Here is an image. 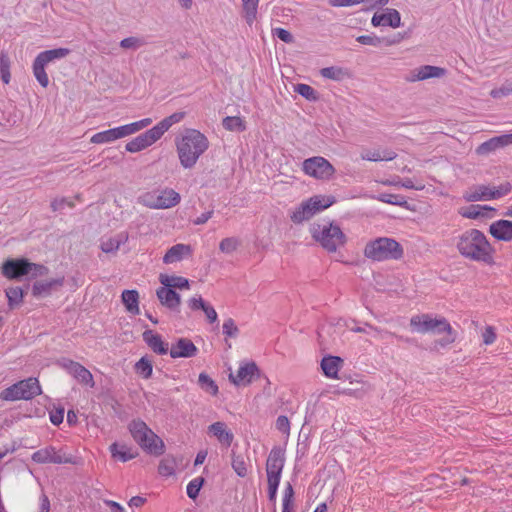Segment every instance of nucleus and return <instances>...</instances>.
I'll list each match as a JSON object with an SVG mask.
<instances>
[{"mask_svg":"<svg viewBox=\"0 0 512 512\" xmlns=\"http://www.w3.org/2000/svg\"><path fill=\"white\" fill-rule=\"evenodd\" d=\"M180 165L192 169L199 158L208 150V138L197 129H186L175 141Z\"/></svg>","mask_w":512,"mask_h":512,"instance_id":"1","label":"nucleus"},{"mask_svg":"<svg viewBox=\"0 0 512 512\" xmlns=\"http://www.w3.org/2000/svg\"><path fill=\"white\" fill-rule=\"evenodd\" d=\"M461 256L476 262L491 263L493 248L485 234L478 229H469L460 234L456 243Z\"/></svg>","mask_w":512,"mask_h":512,"instance_id":"2","label":"nucleus"},{"mask_svg":"<svg viewBox=\"0 0 512 512\" xmlns=\"http://www.w3.org/2000/svg\"><path fill=\"white\" fill-rule=\"evenodd\" d=\"M312 238L328 253H335L347 242L341 227L333 221L313 223L310 227Z\"/></svg>","mask_w":512,"mask_h":512,"instance_id":"3","label":"nucleus"},{"mask_svg":"<svg viewBox=\"0 0 512 512\" xmlns=\"http://www.w3.org/2000/svg\"><path fill=\"white\" fill-rule=\"evenodd\" d=\"M134 441L148 454L159 456L164 453L163 440L140 419L132 420L128 425Z\"/></svg>","mask_w":512,"mask_h":512,"instance_id":"4","label":"nucleus"},{"mask_svg":"<svg viewBox=\"0 0 512 512\" xmlns=\"http://www.w3.org/2000/svg\"><path fill=\"white\" fill-rule=\"evenodd\" d=\"M402 245L393 238L379 237L369 241L364 248V256L373 261L399 260L403 257Z\"/></svg>","mask_w":512,"mask_h":512,"instance_id":"5","label":"nucleus"},{"mask_svg":"<svg viewBox=\"0 0 512 512\" xmlns=\"http://www.w3.org/2000/svg\"><path fill=\"white\" fill-rule=\"evenodd\" d=\"M335 202L333 196L315 195L301 202L290 215L295 224L310 220L314 215L330 207Z\"/></svg>","mask_w":512,"mask_h":512,"instance_id":"6","label":"nucleus"},{"mask_svg":"<svg viewBox=\"0 0 512 512\" xmlns=\"http://www.w3.org/2000/svg\"><path fill=\"white\" fill-rule=\"evenodd\" d=\"M70 52L71 50L69 48L60 47L42 51L35 57L32 64L33 75L43 88L49 85V78L45 70L47 64L67 57Z\"/></svg>","mask_w":512,"mask_h":512,"instance_id":"7","label":"nucleus"},{"mask_svg":"<svg viewBox=\"0 0 512 512\" xmlns=\"http://www.w3.org/2000/svg\"><path fill=\"white\" fill-rule=\"evenodd\" d=\"M41 392L38 379L30 377L2 390L0 399L4 401L30 400L40 395Z\"/></svg>","mask_w":512,"mask_h":512,"instance_id":"8","label":"nucleus"},{"mask_svg":"<svg viewBox=\"0 0 512 512\" xmlns=\"http://www.w3.org/2000/svg\"><path fill=\"white\" fill-rule=\"evenodd\" d=\"M410 326L418 333H443L451 334L453 329L450 323L444 318H434L432 314L415 315L410 319Z\"/></svg>","mask_w":512,"mask_h":512,"instance_id":"9","label":"nucleus"},{"mask_svg":"<svg viewBox=\"0 0 512 512\" xmlns=\"http://www.w3.org/2000/svg\"><path fill=\"white\" fill-rule=\"evenodd\" d=\"M303 172L315 179H330L335 173V169L332 164L321 156H314L305 159L302 164Z\"/></svg>","mask_w":512,"mask_h":512,"instance_id":"10","label":"nucleus"},{"mask_svg":"<svg viewBox=\"0 0 512 512\" xmlns=\"http://www.w3.org/2000/svg\"><path fill=\"white\" fill-rule=\"evenodd\" d=\"M148 197L150 201L147 202V205L154 209L172 208L181 200L180 194L172 188H165L153 194H148Z\"/></svg>","mask_w":512,"mask_h":512,"instance_id":"11","label":"nucleus"},{"mask_svg":"<svg viewBox=\"0 0 512 512\" xmlns=\"http://www.w3.org/2000/svg\"><path fill=\"white\" fill-rule=\"evenodd\" d=\"M285 464V451L280 446H274L267 458V480L281 481V475Z\"/></svg>","mask_w":512,"mask_h":512,"instance_id":"12","label":"nucleus"},{"mask_svg":"<svg viewBox=\"0 0 512 512\" xmlns=\"http://www.w3.org/2000/svg\"><path fill=\"white\" fill-rule=\"evenodd\" d=\"M31 459L38 464H68L74 463L71 456L61 454L54 446H47L35 451Z\"/></svg>","mask_w":512,"mask_h":512,"instance_id":"13","label":"nucleus"},{"mask_svg":"<svg viewBox=\"0 0 512 512\" xmlns=\"http://www.w3.org/2000/svg\"><path fill=\"white\" fill-rule=\"evenodd\" d=\"M62 367L75 379H77L78 382H80L83 385H86L90 388H93L95 386L94 378L92 373L85 368L82 364L75 362L70 359H63L62 361Z\"/></svg>","mask_w":512,"mask_h":512,"instance_id":"14","label":"nucleus"},{"mask_svg":"<svg viewBox=\"0 0 512 512\" xmlns=\"http://www.w3.org/2000/svg\"><path fill=\"white\" fill-rule=\"evenodd\" d=\"M29 267L26 258L8 259L3 263L2 274L8 279H19L28 275Z\"/></svg>","mask_w":512,"mask_h":512,"instance_id":"15","label":"nucleus"},{"mask_svg":"<svg viewBox=\"0 0 512 512\" xmlns=\"http://www.w3.org/2000/svg\"><path fill=\"white\" fill-rule=\"evenodd\" d=\"M160 138L161 137L158 135L157 131L154 129V127H152L151 129L129 141L126 144L125 149L127 152L136 153L151 146Z\"/></svg>","mask_w":512,"mask_h":512,"instance_id":"16","label":"nucleus"},{"mask_svg":"<svg viewBox=\"0 0 512 512\" xmlns=\"http://www.w3.org/2000/svg\"><path fill=\"white\" fill-rule=\"evenodd\" d=\"M170 357L173 359L177 358H191L195 357L198 353L196 345L188 338H179L172 344L169 349Z\"/></svg>","mask_w":512,"mask_h":512,"instance_id":"17","label":"nucleus"},{"mask_svg":"<svg viewBox=\"0 0 512 512\" xmlns=\"http://www.w3.org/2000/svg\"><path fill=\"white\" fill-rule=\"evenodd\" d=\"M156 295L161 305L171 311H179L181 298L174 289L163 285L157 289Z\"/></svg>","mask_w":512,"mask_h":512,"instance_id":"18","label":"nucleus"},{"mask_svg":"<svg viewBox=\"0 0 512 512\" xmlns=\"http://www.w3.org/2000/svg\"><path fill=\"white\" fill-rule=\"evenodd\" d=\"M371 24L374 27L389 26L398 28L401 26V15L398 10L394 8H387L385 13H375L371 19Z\"/></svg>","mask_w":512,"mask_h":512,"instance_id":"19","label":"nucleus"},{"mask_svg":"<svg viewBox=\"0 0 512 512\" xmlns=\"http://www.w3.org/2000/svg\"><path fill=\"white\" fill-rule=\"evenodd\" d=\"M258 372L259 369L255 362H247L238 368L235 376L230 375V380L238 386L250 384Z\"/></svg>","mask_w":512,"mask_h":512,"instance_id":"20","label":"nucleus"},{"mask_svg":"<svg viewBox=\"0 0 512 512\" xmlns=\"http://www.w3.org/2000/svg\"><path fill=\"white\" fill-rule=\"evenodd\" d=\"M447 70L442 67L432 65H422L412 72L410 81H423L430 78H441L445 76Z\"/></svg>","mask_w":512,"mask_h":512,"instance_id":"21","label":"nucleus"},{"mask_svg":"<svg viewBox=\"0 0 512 512\" xmlns=\"http://www.w3.org/2000/svg\"><path fill=\"white\" fill-rule=\"evenodd\" d=\"M489 233L498 241L509 242L512 240V221L497 220L490 224Z\"/></svg>","mask_w":512,"mask_h":512,"instance_id":"22","label":"nucleus"},{"mask_svg":"<svg viewBox=\"0 0 512 512\" xmlns=\"http://www.w3.org/2000/svg\"><path fill=\"white\" fill-rule=\"evenodd\" d=\"M208 434L214 436L222 445L229 447L231 446L234 435L230 429H228L226 423L217 421L208 426Z\"/></svg>","mask_w":512,"mask_h":512,"instance_id":"23","label":"nucleus"},{"mask_svg":"<svg viewBox=\"0 0 512 512\" xmlns=\"http://www.w3.org/2000/svg\"><path fill=\"white\" fill-rule=\"evenodd\" d=\"M466 202L494 200L493 187L489 185H475L463 194Z\"/></svg>","mask_w":512,"mask_h":512,"instance_id":"24","label":"nucleus"},{"mask_svg":"<svg viewBox=\"0 0 512 512\" xmlns=\"http://www.w3.org/2000/svg\"><path fill=\"white\" fill-rule=\"evenodd\" d=\"M63 284L64 277L50 279L46 281H36L32 285V295L37 298L49 296L54 289L62 287Z\"/></svg>","mask_w":512,"mask_h":512,"instance_id":"25","label":"nucleus"},{"mask_svg":"<svg viewBox=\"0 0 512 512\" xmlns=\"http://www.w3.org/2000/svg\"><path fill=\"white\" fill-rule=\"evenodd\" d=\"M142 336L144 342L156 354L165 355L170 351L168 343L164 342L162 337L159 334L154 333L152 330L144 331Z\"/></svg>","mask_w":512,"mask_h":512,"instance_id":"26","label":"nucleus"},{"mask_svg":"<svg viewBox=\"0 0 512 512\" xmlns=\"http://www.w3.org/2000/svg\"><path fill=\"white\" fill-rule=\"evenodd\" d=\"M109 451L113 459L119 460L121 462H127L138 456L137 450L126 444L118 442L112 443L109 446Z\"/></svg>","mask_w":512,"mask_h":512,"instance_id":"27","label":"nucleus"},{"mask_svg":"<svg viewBox=\"0 0 512 512\" xmlns=\"http://www.w3.org/2000/svg\"><path fill=\"white\" fill-rule=\"evenodd\" d=\"M192 249L190 245L186 244H176L167 250L163 257V262L165 264H172L178 261H181L187 256H190Z\"/></svg>","mask_w":512,"mask_h":512,"instance_id":"28","label":"nucleus"},{"mask_svg":"<svg viewBox=\"0 0 512 512\" xmlns=\"http://www.w3.org/2000/svg\"><path fill=\"white\" fill-rule=\"evenodd\" d=\"M343 360L338 356L328 355L322 358L321 368L324 375L331 379H338V372Z\"/></svg>","mask_w":512,"mask_h":512,"instance_id":"29","label":"nucleus"},{"mask_svg":"<svg viewBox=\"0 0 512 512\" xmlns=\"http://www.w3.org/2000/svg\"><path fill=\"white\" fill-rule=\"evenodd\" d=\"M356 41L362 45H370L374 47H379L381 45L391 46L399 42L398 38L391 37H378L375 34L369 35H360L356 38Z\"/></svg>","mask_w":512,"mask_h":512,"instance_id":"30","label":"nucleus"},{"mask_svg":"<svg viewBox=\"0 0 512 512\" xmlns=\"http://www.w3.org/2000/svg\"><path fill=\"white\" fill-rule=\"evenodd\" d=\"M122 302L126 307V310L132 315H138L139 309V293L137 290H124L121 295Z\"/></svg>","mask_w":512,"mask_h":512,"instance_id":"31","label":"nucleus"},{"mask_svg":"<svg viewBox=\"0 0 512 512\" xmlns=\"http://www.w3.org/2000/svg\"><path fill=\"white\" fill-rule=\"evenodd\" d=\"M323 78L330 79L333 81H343L351 76L349 70L340 66L324 67L319 71Z\"/></svg>","mask_w":512,"mask_h":512,"instance_id":"32","label":"nucleus"},{"mask_svg":"<svg viewBox=\"0 0 512 512\" xmlns=\"http://www.w3.org/2000/svg\"><path fill=\"white\" fill-rule=\"evenodd\" d=\"M397 154L393 150L390 149H384L382 151L380 150H374V151H366L361 154V159L367 160V161H391L396 158Z\"/></svg>","mask_w":512,"mask_h":512,"instance_id":"33","label":"nucleus"},{"mask_svg":"<svg viewBox=\"0 0 512 512\" xmlns=\"http://www.w3.org/2000/svg\"><path fill=\"white\" fill-rule=\"evenodd\" d=\"M128 240V234L123 232L115 237L108 238L101 242V250L105 253H115L122 244Z\"/></svg>","mask_w":512,"mask_h":512,"instance_id":"34","label":"nucleus"},{"mask_svg":"<svg viewBox=\"0 0 512 512\" xmlns=\"http://www.w3.org/2000/svg\"><path fill=\"white\" fill-rule=\"evenodd\" d=\"M184 116V112H175L170 116L162 119L159 123H157L154 126V129L157 131L158 135L162 137L164 133L168 131L172 125L179 123L184 118Z\"/></svg>","mask_w":512,"mask_h":512,"instance_id":"35","label":"nucleus"},{"mask_svg":"<svg viewBox=\"0 0 512 512\" xmlns=\"http://www.w3.org/2000/svg\"><path fill=\"white\" fill-rule=\"evenodd\" d=\"M482 211H495V208L490 207L488 205L472 204L468 207H463L459 209L458 213L464 218L476 219L480 216H484Z\"/></svg>","mask_w":512,"mask_h":512,"instance_id":"36","label":"nucleus"},{"mask_svg":"<svg viewBox=\"0 0 512 512\" xmlns=\"http://www.w3.org/2000/svg\"><path fill=\"white\" fill-rule=\"evenodd\" d=\"M159 280L162 285L170 288L189 289V280L181 276H168L161 274Z\"/></svg>","mask_w":512,"mask_h":512,"instance_id":"37","label":"nucleus"},{"mask_svg":"<svg viewBox=\"0 0 512 512\" xmlns=\"http://www.w3.org/2000/svg\"><path fill=\"white\" fill-rule=\"evenodd\" d=\"M243 17L248 25H252L256 20L258 5L260 0H241Z\"/></svg>","mask_w":512,"mask_h":512,"instance_id":"38","label":"nucleus"},{"mask_svg":"<svg viewBox=\"0 0 512 512\" xmlns=\"http://www.w3.org/2000/svg\"><path fill=\"white\" fill-rule=\"evenodd\" d=\"M232 468L235 471V473L241 477L244 478L247 476L248 473V458L241 454H236L234 451H232V462H231Z\"/></svg>","mask_w":512,"mask_h":512,"instance_id":"39","label":"nucleus"},{"mask_svg":"<svg viewBox=\"0 0 512 512\" xmlns=\"http://www.w3.org/2000/svg\"><path fill=\"white\" fill-rule=\"evenodd\" d=\"M134 369L143 379H149L153 373V363L148 356H143L135 363Z\"/></svg>","mask_w":512,"mask_h":512,"instance_id":"40","label":"nucleus"},{"mask_svg":"<svg viewBox=\"0 0 512 512\" xmlns=\"http://www.w3.org/2000/svg\"><path fill=\"white\" fill-rule=\"evenodd\" d=\"M5 294L10 309H14L23 302L24 292L21 287H10L5 290Z\"/></svg>","mask_w":512,"mask_h":512,"instance_id":"41","label":"nucleus"},{"mask_svg":"<svg viewBox=\"0 0 512 512\" xmlns=\"http://www.w3.org/2000/svg\"><path fill=\"white\" fill-rule=\"evenodd\" d=\"M11 60L8 53L4 50L0 53V77L4 84H9L11 80Z\"/></svg>","mask_w":512,"mask_h":512,"instance_id":"42","label":"nucleus"},{"mask_svg":"<svg viewBox=\"0 0 512 512\" xmlns=\"http://www.w3.org/2000/svg\"><path fill=\"white\" fill-rule=\"evenodd\" d=\"M198 383L202 390L212 396L217 395L219 392L216 382L205 372L199 374Z\"/></svg>","mask_w":512,"mask_h":512,"instance_id":"43","label":"nucleus"},{"mask_svg":"<svg viewBox=\"0 0 512 512\" xmlns=\"http://www.w3.org/2000/svg\"><path fill=\"white\" fill-rule=\"evenodd\" d=\"M176 461L172 456L164 457L158 466V473L163 477H170L175 474Z\"/></svg>","mask_w":512,"mask_h":512,"instance_id":"44","label":"nucleus"},{"mask_svg":"<svg viewBox=\"0 0 512 512\" xmlns=\"http://www.w3.org/2000/svg\"><path fill=\"white\" fill-rule=\"evenodd\" d=\"M223 127L228 131L242 132L246 129L244 121L238 116H227L222 121Z\"/></svg>","mask_w":512,"mask_h":512,"instance_id":"45","label":"nucleus"},{"mask_svg":"<svg viewBox=\"0 0 512 512\" xmlns=\"http://www.w3.org/2000/svg\"><path fill=\"white\" fill-rule=\"evenodd\" d=\"M115 140H116V135L114 132V128L95 133L90 138V142L93 144H105V143L113 142Z\"/></svg>","mask_w":512,"mask_h":512,"instance_id":"46","label":"nucleus"},{"mask_svg":"<svg viewBox=\"0 0 512 512\" xmlns=\"http://www.w3.org/2000/svg\"><path fill=\"white\" fill-rule=\"evenodd\" d=\"M204 483L205 479L203 477H196L192 479L186 487L187 496L190 499L195 500L199 496L200 490Z\"/></svg>","mask_w":512,"mask_h":512,"instance_id":"47","label":"nucleus"},{"mask_svg":"<svg viewBox=\"0 0 512 512\" xmlns=\"http://www.w3.org/2000/svg\"><path fill=\"white\" fill-rule=\"evenodd\" d=\"M294 91L309 101H316L318 99L317 92L308 84L300 83L294 87Z\"/></svg>","mask_w":512,"mask_h":512,"instance_id":"48","label":"nucleus"},{"mask_svg":"<svg viewBox=\"0 0 512 512\" xmlns=\"http://www.w3.org/2000/svg\"><path fill=\"white\" fill-rule=\"evenodd\" d=\"M146 44V41L143 38L139 37H127L120 41V47L124 49H138Z\"/></svg>","mask_w":512,"mask_h":512,"instance_id":"49","label":"nucleus"},{"mask_svg":"<svg viewBox=\"0 0 512 512\" xmlns=\"http://www.w3.org/2000/svg\"><path fill=\"white\" fill-rule=\"evenodd\" d=\"M378 199L384 203L398 206H403L407 203L403 196L391 193H382L378 196Z\"/></svg>","mask_w":512,"mask_h":512,"instance_id":"50","label":"nucleus"},{"mask_svg":"<svg viewBox=\"0 0 512 512\" xmlns=\"http://www.w3.org/2000/svg\"><path fill=\"white\" fill-rule=\"evenodd\" d=\"M223 334L229 338H236L239 335V328L237 327L235 321L232 318H228L224 321L223 326Z\"/></svg>","mask_w":512,"mask_h":512,"instance_id":"51","label":"nucleus"},{"mask_svg":"<svg viewBox=\"0 0 512 512\" xmlns=\"http://www.w3.org/2000/svg\"><path fill=\"white\" fill-rule=\"evenodd\" d=\"M512 94V77L506 80L500 88L493 89L491 91V96L493 98H500L504 96H509Z\"/></svg>","mask_w":512,"mask_h":512,"instance_id":"52","label":"nucleus"},{"mask_svg":"<svg viewBox=\"0 0 512 512\" xmlns=\"http://www.w3.org/2000/svg\"><path fill=\"white\" fill-rule=\"evenodd\" d=\"M29 266L30 267L28 268L27 276H29L30 278L44 276V275L48 274V272H49V269L42 264L32 263L29 261Z\"/></svg>","mask_w":512,"mask_h":512,"instance_id":"53","label":"nucleus"},{"mask_svg":"<svg viewBox=\"0 0 512 512\" xmlns=\"http://www.w3.org/2000/svg\"><path fill=\"white\" fill-rule=\"evenodd\" d=\"M237 246H238V241L236 238H233V237H228V238H224L220 244H219V249L221 252L223 253H232L233 251H235L237 249Z\"/></svg>","mask_w":512,"mask_h":512,"instance_id":"54","label":"nucleus"},{"mask_svg":"<svg viewBox=\"0 0 512 512\" xmlns=\"http://www.w3.org/2000/svg\"><path fill=\"white\" fill-rule=\"evenodd\" d=\"M497 149H498V147H497V144L495 143V139L493 137V138H490L489 140L483 142L482 144H480L477 147L476 152L479 155H487L491 152L496 151Z\"/></svg>","mask_w":512,"mask_h":512,"instance_id":"55","label":"nucleus"},{"mask_svg":"<svg viewBox=\"0 0 512 512\" xmlns=\"http://www.w3.org/2000/svg\"><path fill=\"white\" fill-rule=\"evenodd\" d=\"M272 34L287 44H290L294 41L293 35L288 30L281 27L272 29Z\"/></svg>","mask_w":512,"mask_h":512,"instance_id":"56","label":"nucleus"},{"mask_svg":"<svg viewBox=\"0 0 512 512\" xmlns=\"http://www.w3.org/2000/svg\"><path fill=\"white\" fill-rule=\"evenodd\" d=\"M496 332L495 328L493 326H486L485 329L482 332V342L485 345H491L496 340Z\"/></svg>","mask_w":512,"mask_h":512,"instance_id":"57","label":"nucleus"},{"mask_svg":"<svg viewBox=\"0 0 512 512\" xmlns=\"http://www.w3.org/2000/svg\"><path fill=\"white\" fill-rule=\"evenodd\" d=\"M512 190V185L510 182H504L500 184L498 187H493V196L494 200L499 199L503 196L509 194Z\"/></svg>","mask_w":512,"mask_h":512,"instance_id":"58","label":"nucleus"},{"mask_svg":"<svg viewBox=\"0 0 512 512\" xmlns=\"http://www.w3.org/2000/svg\"><path fill=\"white\" fill-rule=\"evenodd\" d=\"M268 482V499L273 503L274 507L276 506L277 500V491L280 484L278 480H267Z\"/></svg>","mask_w":512,"mask_h":512,"instance_id":"59","label":"nucleus"},{"mask_svg":"<svg viewBox=\"0 0 512 512\" xmlns=\"http://www.w3.org/2000/svg\"><path fill=\"white\" fill-rule=\"evenodd\" d=\"M276 429L283 434L289 435L290 433V421L287 416L280 415L276 419Z\"/></svg>","mask_w":512,"mask_h":512,"instance_id":"60","label":"nucleus"},{"mask_svg":"<svg viewBox=\"0 0 512 512\" xmlns=\"http://www.w3.org/2000/svg\"><path fill=\"white\" fill-rule=\"evenodd\" d=\"M151 123H152L151 118H143L139 121L129 123L128 128H129L130 133L134 134V133L142 130L143 128L148 127Z\"/></svg>","mask_w":512,"mask_h":512,"instance_id":"61","label":"nucleus"},{"mask_svg":"<svg viewBox=\"0 0 512 512\" xmlns=\"http://www.w3.org/2000/svg\"><path fill=\"white\" fill-rule=\"evenodd\" d=\"M282 503L294 505V489L290 482H287L285 485Z\"/></svg>","mask_w":512,"mask_h":512,"instance_id":"62","label":"nucleus"},{"mask_svg":"<svg viewBox=\"0 0 512 512\" xmlns=\"http://www.w3.org/2000/svg\"><path fill=\"white\" fill-rule=\"evenodd\" d=\"M49 418L53 425H60L63 422L64 418V408H57L54 411H51Z\"/></svg>","mask_w":512,"mask_h":512,"instance_id":"63","label":"nucleus"},{"mask_svg":"<svg viewBox=\"0 0 512 512\" xmlns=\"http://www.w3.org/2000/svg\"><path fill=\"white\" fill-rule=\"evenodd\" d=\"M498 149L512 144V133L494 137Z\"/></svg>","mask_w":512,"mask_h":512,"instance_id":"64","label":"nucleus"}]
</instances>
